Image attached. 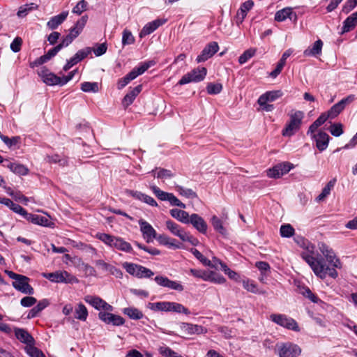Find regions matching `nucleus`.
<instances>
[{
	"label": "nucleus",
	"instance_id": "nucleus-1",
	"mask_svg": "<svg viewBox=\"0 0 357 357\" xmlns=\"http://www.w3.org/2000/svg\"><path fill=\"white\" fill-rule=\"evenodd\" d=\"M303 248L305 250L301 254L302 258L309 264L316 275L321 279L327 276L333 278L337 277V272L334 268L326 266L321 258L318 259L315 257V246L313 244L307 241V244Z\"/></svg>",
	"mask_w": 357,
	"mask_h": 357
},
{
	"label": "nucleus",
	"instance_id": "nucleus-2",
	"mask_svg": "<svg viewBox=\"0 0 357 357\" xmlns=\"http://www.w3.org/2000/svg\"><path fill=\"white\" fill-rule=\"evenodd\" d=\"M96 237L111 248L128 253L132 252V248L130 243L121 237L114 236L105 233H98Z\"/></svg>",
	"mask_w": 357,
	"mask_h": 357
},
{
	"label": "nucleus",
	"instance_id": "nucleus-3",
	"mask_svg": "<svg viewBox=\"0 0 357 357\" xmlns=\"http://www.w3.org/2000/svg\"><path fill=\"white\" fill-rule=\"evenodd\" d=\"M289 116V121L282 131L284 137H291L300 130L305 114L302 111L292 110Z\"/></svg>",
	"mask_w": 357,
	"mask_h": 357
},
{
	"label": "nucleus",
	"instance_id": "nucleus-4",
	"mask_svg": "<svg viewBox=\"0 0 357 357\" xmlns=\"http://www.w3.org/2000/svg\"><path fill=\"white\" fill-rule=\"evenodd\" d=\"M5 273L10 278L15 280L13 282L12 285L16 290L29 295L34 293L33 288L29 284V278L28 277L17 274L8 270H6Z\"/></svg>",
	"mask_w": 357,
	"mask_h": 357
},
{
	"label": "nucleus",
	"instance_id": "nucleus-5",
	"mask_svg": "<svg viewBox=\"0 0 357 357\" xmlns=\"http://www.w3.org/2000/svg\"><path fill=\"white\" fill-rule=\"evenodd\" d=\"M155 65L153 61H149L144 62L139 64L137 67L134 68L128 74L124 77L120 79L117 83L118 89H122L124 88L130 82L135 79L139 75H142L150 67Z\"/></svg>",
	"mask_w": 357,
	"mask_h": 357
},
{
	"label": "nucleus",
	"instance_id": "nucleus-6",
	"mask_svg": "<svg viewBox=\"0 0 357 357\" xmlns=\"http://www.w3.org/2000/svg\"><path fill=\"white\" fill-rule=\"evenodd\" d=\"M44 278L55 283H77V278L66 271H58L53 273H43Z\"/></svg>",
	"mask_w": 357,
	"mask_h": 357
},
{
	"label": "nucleus",
	"instance_id": "nucleus-7",
	"mask_svg": "<svg viewBox=\"0 0 357 357\" xmlns=\"http://www.w3.org/2000/svg\"><path fill=\"white\" fill-rule=\"evenodd\" d=\"M122 266L127 273L138 278H149L154 275L151 269L137 264L124 262Z\"/></svg>",
	"mask_w": 357,
	"mask_h": 357
},
{
	"label": "nucleus",
	"instance_id": "nucleus-8",
	"mask_svg": "<svg viewBox=\"0 0 357 357\" xmlns=\"http://www.w3.org/2000/svg\"><path fill=\"white\" fill-rule=\"evenodd\" d=\"M207 73L206 68L204 67L193 69L190 72L184 75L178 81L179 85H184L190 82H199L202 81Z\"/></svg>",
	"mask_w": 357,
	"mask_h": 357
},
{
	"label": "nucleus",
	"instance_id": "nucleus-9",
	"mask_svg": "<svg viewBox=\"0 0 357 357\" xmlns=\"http://www.w3.org/2000/svg\"><path fill=\"white\" fill-rule=\"evenodd\" d=\"M270 319L278 325L289 330H292L294 331H299L300 330L296 321L294 319L288 317L285 314H272L270 316Z\"/></svg>",
	"mask_w": 357,
	"mask_h": 357
},
{
	"label": "nucleus",
	"instance_id": "nucleus-10",
	"mask_svg": "<svg viewBox=\"0 0 357 357\" xmlns=\"http://www.w3.org/2000/svg\"><path fill=\"white\" fill-rule=\"evenodd\" d=\"M276 347L280 357H298L301 353V349L291 342L277 344Z\"/></svg>",
	"mask_w": 357,
	"mask_h": 357
},
{
	"label": "nucleus",
	"instance_id": "nucleus-11",
	"mask_svg": "<svg viewBox=\"0 0 357 357\" xmlns=\"http://www.w3.org/2000/svg\"><path fill=\"white\" fill-rule=\"evenodd\" d=\"M38 74L42 79L43 82L49 86H63L61 77L50 72L45 67H43L40 70H38Z\"/></svg>",
	"mask_w": 357,
	"mask_h": 357
},
{
	"label": "nucleus",
	"instance_id": "nucleus-12",
	"mask_svg": "<svg viewBox=\"0 0 357 357\" xmlns=\"http://www.w3.org/2000/svg\"><path fill=\"white\" fill-rule=\"evenodd\" d=\"M84 300L96 310H103L107 312L113 311V307L100 297L88 295L84 297Z\"/></svg>",
	"mask_w": 357,
	"mask_h": 357
},
{
	"label": "nucleus",
	"instance_id": "nucleus-13",
	"mask_svg": "<svg viewBox=\"0 0 357 357\" xmlns=\"http://www.w3.org/2000/svg\"><path fill=\"white\" fill-rule=\"evenodd\" d=\"M219 50V46L216 42L209 43L197 56L196 61L197 63L204 62L212 57Z\"/></svg>",
	"mask_w": 357,
	"mask_h": 357
},
{
	"label": "nucleus",
	"instance_id": "nucleus-14",
	"mask_svg": "<svg viewBox=\"0 0 357 357\" xmlns=\"http://www.w3.org/2000/svg\"><path fill=\"white\" fill-rule=\"evenodd\" d=\"M354 100V96H349L333 105L327 112L328 114L330 116V119H334L345 108L346 105L351 103Z\"/></svg>",
	"mask_w": 357,
	"mask_h": 357
},
{
	"label": "nucleus",
	"instance_id": "nucleus-15",
	"mask_svg": "<svg viewBox=\"0 0 357 357\" xmlns=\"http://www.w3.org/2000/svg\"><path fill=\"white\" fill-rule=\"evenodd\" d=\"M154 280L158 285L170 289L176 290L178 291H182L184 289L183 285L179 282L171 280L168 278L162 275L156 276Z\"/></svg>",
	"mask_w": 357,
	"mask_h": 357
},
{
	"label": "nucleus",
	"instance_id": "nucleus-16",
	"mask_svg": "<svg viewBox=\"0 0 357 357\" xmlns=\"http://www.w3.org/2000/svg\"><path fill=\"white\" fill-rule=\"evenodd\" d=\"M140 230L143 237L147 243H151L156 238V231L154 228L146 221L140 220L139 221Z\"/></svg>",
	"mask_w": 357,
	"mask_h": 357
},
{
	"label": "nucleus",
	"instance_id": "nucleus-17",
	"mask_svg": "<svg viewBox=\"0 0 357 357\" xmlns=\"http://www.w3.org/2000/svg\"><path fill=\"white\" fill-rule=\"evenodd\" d=\"M180 328L185 335H200L207 333V329L204 326L190 323L183 322L181 324Z\"/></svg>",
	"mask_w": 357,
	"mask_h": 357
},
{
	"label": "nucleus",
	"instance_id": "nucleus-18",
	"mask_svg": "<svg viewBox=\"0 0 357 357\" xmlns=\"http://www.w3.org/2000/svg\"><path fill=\"white\" fill-rule=\"evenodd\" d=\"M310 136L315 141L316 146L320 151L326 149L330 139L329 135L326 132L319 130L317 134L314 132L312 135H310Z\"/></svg>",
	"mask_w": 357,
	"mask_h": 357
},
{
	"label": "nucleus",
	"instance_id": "nucleus-19",
	"mask_svg": "<svg viewBox=\"0 0 357 357\" xmlns=\"http://www.w3.org/2000/svg\"><path fill=\"white\" fill-rule=\"evenodd\" d=\"M190 223L195 229L202 234H206L207 231V223L197 213H192L190 215L188 220V224Z\"/></svg>",
	"mask_w": 357,
	"mask_h": 357
},
{
	"label": "nucleus",
	"instance_id": "nucleus-20",
	"mask_svg": "<svg viewBox=\"0 0 357 357\" xmlns=\"http://www.w3.org/2000/svg\"><path fill=\"white\" fill-rule=\"evenodd\" d=\"M319 249L321 252V253L325 256L326 258V260L328 261V263L333 266L332 268H340L341 267V262L340 261L339 259H337L334 254V252L328 248L327 245H326L324 243H321L319 246Z\"/></svg>",
	"mask_w": 357,
	"mask_h": 357
},
{
	"label": "nucleus",
	"instance_id": "nucleus-21",
	"mask_svg": "<svg viewBox=\"0 0 357 357\" xmlns=\"http://www.w3.org/2000/svg\"><path fill=\"white\" fill-rule=\"evenodd\" d=\"M319 249L321 252V253L325 256L326 258V260L328 261V263L333 266L332 268H340L341 267V262L340 261L339 259H337L334 254V252L328 248L327 245H326L324 243H321L319 246Z\"/></svg>",
	"mask_w": 357,
	"mask_h": 357
},
{
	"label": "nucleus",
	"instance_id": "nucleus-22",
	"mask_svg": "<svg viewBox=\"0 0 357 357\" xmlns=\"http://www.w3.org/2000/svg\"><path fill=\"white\" fill-rule=\"evenodd\" d=\"M126 194L128 196L132 197L133 198L142 201L144 203L151 206H158V204L156 201L151 196L144 194L139 191L127 190Z\"/></svg>",
	"mask_w": 357,
	"mask_h": 357
},
{
	"label": "nucleus",
	"instance_id": "nucleus-23",
	"mask_svg": "<svg viewBox=\"0 0 357 357\" xmlns=\"http://www.w3.org/2000/svg\"><path fill=\"white\" fill-rule=\"evenodd\" d=\"M0 204H4L10 208L13 212L26 217L29 214L20 205L15 204L11 199L5 197H0Z\"/></svg>",
	"mask_w": 357,
	"mask_h": 357
},
{
	"label": "nucleus",
	"instance_id": "nucleus-24",
	"mask_svg": "<svg viewBox=\"0 0 357 357\" xmlns=\"http://www.w3.org/2000/svg\"><path fill=\"white\" fill-rule=\"evenodd\" d=\"M282 96L281 91H268L259 96L257 102L259 105H266L268 102H273Z\"/></svg>",
	"mask_w": 357,
	"mask_h": 357
},
{
	"label": "nucleus",
	"instance_id": "nucleus-25",
	"mask_svg": "<svg viewBox=\"0 0 357 357\" xmlns=\"http://www.w3.org/2000/svg\"><path fill=\"white\" fill-rule=\"evenodd\" d=\"M15 335L17 340L21 342L26 344V346L33 345L34 339L27 331L23 328H15Z\"/></svg>",
	"mask_w": 357,
	"mask_h": 357
},
{
	"label": "nucleus",
	"instance_id": "nucleus-26",
	"mask_svg": "<svg viewBox=\"0 0 357 357\" xmlns=\"http://www.w3.org/2000/svg\"><path fill=\"white\" fill-rule=\"evenodd\" d=\"M3 166L8 168L11 172L16 174L25 176L29 173L28 168L20 163L12 162L6 160Z\"/></svg>",
	"mask_w": 357,
	"mask_h": 357
},
{
	"label": "nucleus",
	"instance_id": "nucleus-27",
	"mask_svg": "<svg viewBox=\"0 0 357 357\" xmlns=\"http://www.w3.org/2000/svg\"><path fill=\"white\" fill-rule=\"evenodd\" d=\"M142 86L141 84L137 85L135 88H133L129 93H128L123 98L122 101V105L124 107H128L131 105L135 98L142 91Z\"/></svg>",
	"mask_w": 357,
	"mask_h": 357
},
{
	"label": "nucleus",
	"instance_id": "nucleus-28",
	"mask_svg": "<svg viewBox=\"0 0 357 357\" xmlns=\"http://www.w3.org/2000/svg\"><path fill=\"white\" fill-rule=\"evenodd\" d=\"M167 229L174 236H178L181 240L183 238L186 231L178 224L172 220H167L165 222Z\"/></svg>",
	"mask_w": 357,
	"mask_h": 357
},
{
	"label": "nucleus",
	"instance_id": "nucleus-29",
	"mask_svg": "<svg viewBox=\"0 0 357 357\" xmlns=\"http://www.w3.org/2000/svg\"><path fill=\"white\" fill-rule=\"evenodd\" d=\"M68 11H63L61 13L52 17L47 23V26L52 30L56 29L67 18Z\"/></svg>",
	"mask_w": 357,
	"mask_h": 357
},
{
	"label": "nucleus",
	"instance_id": "nucleus-30",
	"mask_svg": "<svg viewBox=\"0 0 357 357\" xmlns=\"http://www.w3.org/2000/svg\"><path fill=\"white\" fill-rule=\"evenodd\" d=\"M328 119H330V116L327 112L322 113L317 120H315L309 127L307 132V135H312L317 130L319 127L323 125Z\"/></svg>",
	"mask_w": 357,
	"mask_h": 357
},
{
	"label": "nucleus",
	"instance_id": "nucleus-31",
	"mask_svg": "<svg viewBox=\"0 0 357 357\" xmlns=\"http://www.w3.org/2000/svg\"><path fill=\"white\" fill-rule=\"evenodd\" d=\"M169 213L178 221L183 224H188V220L190 215H189L188 213L185 211L178 208H172L169 211Z\"/></svg>",
	"mask_w": 357,
	"mask_h": 357
},
{
	"label": "nucleus",
	"instance_id": "nucleus-32",
	"mask_svg": "<svg viewBox=\"0 0 357 357\" xmlns=\"http://www.w3.org/2000/svg\"><path fill=\"white\" fill-rule=\"evenodd\" d=\"M357 25V11L349 16L343 22L342 33H347Z\"/></svg>",
	"mask_w": 357,
	"mask_h": 357
},
{
	"label": "nucleus",
	"instance_id": "nucleus-33",
	"mask_svg": "<svg viewBox=\"0 0 357 357\" xmlns=\"http://www.w3.org/2000/svg\"><path fill=\"white\" fill-rule=\"evenodd\" d=\"M322 47L323 42L319 39L316 42H314L312 47H309L308 48H307L303 52V54L305 56H315L317 55H319L321 53Z\"/></svg>",
	"mask_w": 357,
	"mask_h": 357
},
{
	"label": "nucleus",
	"instance_id": "nucleus-34",
	"mask_svg": "<svg viewBox=\"0 0 357 357\" xmlns=\"http://www.w3.org/2000/svg\"><path fill=\"white\" fill-rule=\"evenodd\" d=\"M160 243L167 245L169 248H173L175 249L181 248V244L178 243L176 239L172 238L166 235H160L158 238Z\"/></svg>",
	"mask_w": 357,
	"mask_h": 357
},
{
	"label": "nucleus",
	"instance_id": "nucleus-35",
	"mask_svg": "<svg viewBox=\"0 0 357 357\" xmlns=\"http://www.w3.org/2000/svg\"><path fill=\"white\" fill-rule=\"evenodd\" d=\"M27 218L31 220V222L36 225L45 227H50L51 225L50 220L45 216L29 214Z\"/></svg>",
	"mask_w": 357,
	"mask_h": 357
},
{
	"label": "nucleus",
	"instance_id": "nucleus-36",
	"mask_svg": "<svg viewBox=\"0 0 357 357\" xmlns=\"http://www.w3.org/2000/svg\"><path fill=\"white\" fill-rule=\"evenodd\" d=\"M88 317V310L86 306L79 303L75 309V317L80 321H86Z\"/></svg>",
	"mask_w": 357,
	"mask_h": 357
},
{
	"label": "nucleus",
	"instance_id": "nucleus-37",
	"mask_svg": "<svg viewBox=\"0 0 357 357\" xmlns=\"http://www.w3.org/2000/svg\"><path fill=\"white\" fill-rule=\"evenodd\" d=\"M169 301H162L156 303H149V308L153 311L170 312Z\"/></svg>",
	"mask_w": 357,
	"mask_h": 357
},
{
	"label": "nucleus",
	"instance_id": "nucleus-38",
	"mask_svg": "<svg viewBox=\"0 0 357 357\" xmlns=\"http://www.w3.org/2000/svg\"><path fill=\"white\" fill-rule=\"evenodd\" d=\"M336 183V179L333 178L327 183L326 186L323 188L320 195L317 197V201L320 202L325 199L330 195L331 190L334 188Z\"/></svg>",
	"mask_w": 357,
	"mask_h": 357
},
{
	"label": "nucleus",
	"instance_id": "nucleus-39",
	"mask_svg": "<svg viewBox=\"0 0 357 357\" xmlns=\"http://www.w3.org/2000/svg\"><path fill=\"white\" fill-rule=\"evenodd\" d=\"M293 14L291 8H284L276 12L275 15V20L278 22L284 21L287 18L291 19V15Z\"/></svg>",
	"mask_w": 357,
	"mask_h": 357
},
{
	"label": "nucleus",
	"instance_id": "nucleus-40",
	"mask_svg": "<svg viewBox=\"0 0 357 357\" xmlns=\"http://www.w3.org/2000/svg\"><path fill=\"white\" fill-rule=\"evenodd\" d=\"M176 190L178 192L181 196L185 197L188 199H194L197 197V193L192 189L185 188L181 185H176Z\"/></svg>",
	"mask_w": 357,
	"mask_h": 357
},
{
	"label": "nucleus",
	"instance_id": "nucleus-41",
	"mask_svg": "<svg viewBox=\"0 0 357 357\" xmlns=\"http://www.w3.org/2000/svg\"><path fill=\"white\" fill-rule=\"evenodd\" d=\"M81 90L86 93H97L99 91L98 82H84L81 84Z\"/></svg>",
	"mask_w": 357,
	"mask_h": 357
},
{
	"label": "nucleus",
	"instance_id": "nucleus-42",
	"mask_svg": "<svg viewBox=\"0 0 357 357\" xmlns=\"http://www.w3.org/2000/svg\"><path fill=\"white\" fill-rule=\"evenodd\" d=\"M37 8L38 5L33 3L22 5L19 8V10L17 13V15L19 17H24L26 16L30 11L36 10Z\"/></svg>",
	"mask_w": 357,
	"mask_h": 357
},
{
	"label": "nucleus",
	"instance_id": "nucleus-43",
	"mask_svg": "<svg viewBox=\"0 0 357 357\" xmlns=\"http://www.w3.org/2000/svg\"><path fill=\"white\" fill-rule=\"evenodd\" d=\"M123 313L130 319L139 320L143 317V313L135 307H126L123 309Z\"/></svg>",
	"mask_w": 357,
	"mask_h": 357
},
{
	"label": "nucleus",
	"instance_id": "nucleus-44",
	"mask_svg": "<svg viewBox=\"0 0 357 357\" xmlns=\"http://www.w3.org/2000/svg\"><path fill=\"white\" fill-rule=\"evenodd\" d=\"M280 234L283 238H290L294 235L295 229L290 224H284L280 228Z\"/></svg>",
	"mask_w": 357,
	"mask_h": 357
},
{
	"label": "nucleus",
	"instance_id": "nucleus-45",
	"mask_svg": "<svg viewBox=\"0 0 357 357\" xmlns=\"http://www.w3.org/2000/svg\"><path fill=\"white\" fill-rule=\"evenodd\" d=\"M150 189L157 197L158 199L162 201H168L172 193L167 192L160 190L156 185H151Z\"/></svg>",
	"mask_w": 357,
	"mask_h": 357
},
{
	"label": "nucleus",
	"instance_id": "nucleus-46",
	"mask_svg": "<svg viewBox=\"0 0 357 357\" xmlns=\"http://www.w3.org/2000/svg\"><path fill=\"white\" fill-rule=\"evenodd\" d=\"M243 286L247 291L254 294H264V291H259L254 281L246 279L243 280Z\"/></svg>",
	"mask_w": 357,
	"mask_h": 357
},
{
	"label": "nucleus",
	"instance_id": "nucleus-47",
	"mask_svg": "<svg viewBox=\"0 0 357 357\" xmlns=\"http://www.w3.org/2000/svg\"><path fill=\"white\" fill-rule=\"evenodd\" d=\"M156 172V174H154V176H156L158 178L161 179H167L171 178L174 176V174L172 171L163 168H155L154 170H152V172Z\"/></svg>",
	"mask_w": 357,
	"mask_h": 357
},
{
	"label": "nucleus",
	"instance_id": "nucleus-48",
	"mask_svg": "<svg viewBox=\"0 0 357 357\" xmlns=\"http://www.w3.org/2000/svg\"><path fill=\"white\" fill-rule=\"evenodd\" d=\"M211 224L216 231L219 232L222 235H225L226 234V229L223 227L222 222L219 218L213 215L211 218Z\"/></svg>",
	"mask_w": 357,
	"mask_h": 357
},
{
	"label": "nucleus",
	"instance_id": "nucleus-49",
	"mask_svg": "<svg viewBox=\"0 0 357 357\" xmlns=\"http://www.w3.org/2000/svg\"><path fill=\"white\" fill-rule=\"evenodd\" d=\"M135 39L131 31L128 29H124L122 33V45L126 46L135 43Z\"/></svg>",
	"mask_w": 357,
	"mask_h": 357
},
{
	"label": "nucleus",
	"instance_id": "nucleus-50",
	"mask_svg": "<svg viewBox=\"0 0 357 357\" xmlns=\"http://www.w3.org/2000/svg\"><path fill=\"white\" fill-rule=\"evenodd\" d=\"M170 312L183 313L187 315L190 314V310L187 307L183 306L182 304L176 302L170 303Z\"/></svg>",
	"mask_w": 357,
	"mask_h": 357
},
{
	"label": "nucleus",
	"instance_id": "nucleus-51",
	"mask_svg": "<svg viewBox=\"0 0 357 357\" xmlns=\"http://www.w3.org/2000/svg\"><path fill=\"white\" fill-rule=\"evenodd\" d=\"M256 51L257 50L255 48H250L245 50L238 58L239 63H245L249 59L255 56Z\"/></svg>",
	"mask_w": 357,
	"mask_h": 357
},
{
	"label": "nucleus",
	"instance_id": "nucleus-52",
	"mask_svg": "<svg viewBox=\"0 0 357 357\" xmlns=\"http://www.w3.org/2000/svg\"><path fill=\"white\" fill-rule=\"evenodd\" d=\"M2 141L8 148H12L21 143V137L20 136H15L11 138H9L7 136L2 137Z\"/></svg>",
	"mask_w": 357,
	"mask_h": 357
},
{
	"label": "nucleus",
	"instance_id": "nucleus-53",
	"mask_svg": "<svg viewBox=\"0 0 357 357\" xmlns=\"http://www.w3.org/2000/svg\"><path fill=\"white\" fill-rule=\"evenodd\" d=\"M25 349L30 357H45L44 354L33 345L26 346Z\"/></svg>",
	"mask_w": 357,
	"mask_h": 357
},
{
	"label": "nucleus",
	"instance_id": "nucleus-54",
	"mask_svg": "<svg viewBox=\"0 0 357 357\" xmlns=\"http://www.w3.org/2000/svg\"><path fill=\"white\" fill-rule=\"evenodd\" d=\"M47 162L50 163H59L61 166L67 165V160L65 158H61L59 155L55 154L53 155L47 156Z\"/></svg>",
	"mask_w": 357,
	"mask_h": 357
},
{
	"label": "nucleus",
	"instance_id": "nucleus-55",
	"mask_svg": "<svg viewBox=\"0 0 357 357\" xmlns=\"http://www.w3.org/2000/svg\"><path fill=\"white\" fill-rule=\"evenodd\" d=\"M222 85L220 83H209L207 85L206 90L209 94H218L221 92Z\"/></svg>",
	"mask_w": 357,
	"mask_h": 357
},
{
	"label": "nucleus",
	"instance_id": "nucleus-56",
	"mask_svg": "<svg viewBox=\"0 0 357 357\" xmlns=\"http://www.w3.org/2000/svg\"><path fill=\"white\" fill-rule=\"evenodd\" d=\"M282 170H281L279 165L274 166L273 168H271L267 172V176L269 178H280L282 176Z\"/></svg>",
	"mask_w": 357,
	"mask_h": 357
},
{
	"label": "nucleus",
	"instance_id": "nucleus-57",
	"mask_svg": "<svg viewBox=\"0 0 357 357\" xmlns=\"http://www.w3.org/2000/svg\"><path fill=\"white\" fill-rule=\"evenodd\" d=\"M191 252L194 256L204 266L211 265V260L205 257L198 250L192 248L191 249Z\"/></svg>",
	"mask_w": 357,
	"mask_h": 357
},
{
	"label": "nucleus",
	"instance_id": "nucleus-58",
	"mask_svg": "<svg viewBox=\"0 0 357 357\" xmlns=\"http://www.w3.org/2000/svg\"><path fill=\"white\" fill-rule=\"evenodd\" d=\"M301 294L303 296L307 298L314 303H317L319 301L318 297L314 294H313L308 287L303 288Z\"/></svg>",
	"mask_w": 357,
	"mask_h": 357
},
{
	"label": "nucleus",
	"instance_id": "nucleus-59",
	"mask_svg": "<svg viewBox=\"0 0 357 357\" xmlns=\"http://www.w3.org/2000/svg\"><path fill=\"white\" fill-rule=\"evenodd\" d=\"M87 5L88 3L86 1L81 0L73 8L72 12L77 15H81L84 10H86Z\"/></svg>",
	"mask_w": 357,
	"mask_h": 357
},
{
	"label": "nucleus",
	"instance_id": "nucleus-60",
	"mask_svg": "<svg viewBox=\"0 0 357 357\" xmlns=\"http://www.w3.org/2000/svg\"><path fill=\"white\" fill-rule=\"evenodd\" d=\"M329 131L332 135L339 137L343 133L342 125L341 123H333L330 126Z\"/></svg>",
	"mask_w": 357,
	"mask_h": 357
},
{
	"label": "nucleus",
	"instance_id": "nucleus-61",
	"mask_svg": "<svg viewBox=\"0 0 357 357\" xmlns=\"http://www.w3.org/2000/svg\"><path fill=\"white\" fill-rule=\"evenodd\" d=\"M208 281L215 284H223L226 282V279L222 275L214 271H211L210 279Z\"/></svg>",
	"mask_w": 357,
	"mask_h": 357
},
{
	"label": "nucleus",
	"instance_id": "nucleus-62",
	"mask_svg": "<svg viewBox=\"0 0 357 357\" xmlns=\"http://www.w3.org/2000/svg\"><path fill=\"white\" fill-rule=\"evenodd\" d=\"M255 266L261 271V275L263 276H266L267 272L270 271V266L266 261H257Z\"/></svg>",
	"mask_w": 357,
	"mask_h": 357
},
{
	"label": "nucleus",
	"instance_id": "nucleus-63",
	"mask_svg": "<svg viewBox=\"0 0 357 357\" xmlns=\"http://www.w3.org/2000/svg\"><path fill=\"white\" fill-rule=\"evenodd\" d=\"M37 302L36 298L32 296H25L20 301V304L24 307H29L35 305Z\"/></svg>",
	"mask_w": 357,
	"mask_h": 357
},
{
	"label": "nucleus",
	"instance_id": "nucleus-64",
	"mask_svg": "<svg viewBox=\"0 0 357 357\" xmlns=\"http://www.w3.org/2000/svg\"><path fill=\"white\" fill-rule=\"evenodd\" d=\"M159 353L165 357H174L176 353L171 349L169 347L166 346L160 347L158 349Z\"/></svg>",
	"mask_w": 357,
	"mask_h": 357
}]
</instances>
